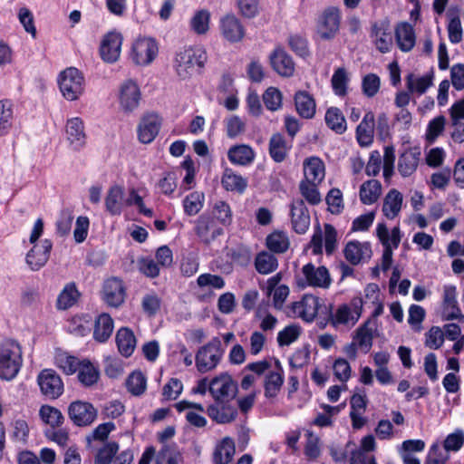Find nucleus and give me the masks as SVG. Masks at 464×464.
<instances>
[{
    "label": "nucleus",
    "instance_id": "45",
    "mask_svg": "<svg viewBox=\"0 0 464 464\" xmlns=\"http://www.w3.org/2000/svg\"><path fill=\"white\" fill-rule=\"evenodd\" d=\"M79 296L78 290L74 284H68L57 299V307L62 310H66L72 306Z\"/></svg>",
    "mask_w": 464,
    "mask_h": 464
},
{
    "label": "nucleus",
    "instance_id": "40",
    "mask_svg": "<svg viewBox=\"0 0 464 464\" xmlns=\"http://www.w3.org/2000/svg\"><path fill=\"white\" fill-rule=\"evenodd\" d=\"M327 126L336 133L342 134L346 130V121L343 112L336 107H331L325 113Z\"/></svg>",
    "mask_w": 464,
    "mask_h": 464
},
{
    "label": "nucleus",
    "instance_id": "48",
    "mask_svg": "<svg viewBox=\"0 0 464 464\" xmlns=\"http://www.w3.org/2000/svg\"><path fill=\"white\" fill-rule=\"evenodd\" d=\"M41 419L51 427H59L63 423L64 417L60 410L49 406L44 405L40 409Z\"/></svg>",
    "mask_w": 464,
    "mask_h": 464
},
{
    "label": "nucleus",
    "instance_id": "63",
    "mask_svg": "<svg viewBox=\"0 0 464 464\" xmlns=\"http://www.w3.org/2000/svg\"><path fill=\"white\" fill-rule=\"evenodd\" d=\"M57 365L67 375L74 373L80 367L78 359L70 355H60L57 358Z\"/></svg>",
    "mask_w": 464,
    "mask_h": 464
},
{
    "label": "nucleus",
    "instance_id": "29",
    "mask_svg": "<svg viewBox=\"0 0 464 464\" xmlns=\"http://www.w3.org/2000/svg\"><path fill=\"white\" fill-rule=\"evenodd\" d=\"M113 320L109 314H101L94 322L93 338L99 343L106 342L113 332Z\"/></svg>",
    "mask_w": 464,
    "mask_h": 464
},
{
    "label": "nucleus",
    "instance_id": "47",
    "mask_svg": "<svg viewBox=\"0 0 464 464\" xmlns=\"http://www.w3.org/2000/svg\"><path fill=\"white\" fill-rule=\"evenodd\" d=\"M13 122V104L9 100L0 101V135L11 129Z\"/></svg>",
    "mask_w": 464,
    "mask_h": 464
},
{
    "label": "nucleus",
    "instance_id": "52",
    "mask_svg": "<svg viewBox=\"0 0 464 464\" xmlns=\"http://www.w3.org/2000/svg\"><path fill=\"white\" fill-rule=\"evenodd\" d=\"M284 382L283 376L276 372H272L266 375L265 380V396L266 398H274L279 392Z\"/></svg>",
    "mask_w": 464,
    "mask_h": 464
},
{
    "label": "nucleus",
    "instance_id": "16",
    "mask_svg": "<svg viewBox=\"0 0 464 464\" xmlns=\"http://www.w3.org/2000/svg\"><path fill=\"white\" fill-rule=\"evenodd\" d=\"M66 136L73 150H79L85 145L86 133L81 118L74 117L67 121Z\"/></svg>",
    "mask_w": 464,
    "mask_h": 464
},
{
    "label": "nucleus",
    "instance_id": "55",
    "mask_svg": "<svg viewBox=\"0 0 464 464\" xmlns=\"http://www.w3.org/2000/svg\"><path fill=\"white\" fill-rule=\"evenodd\" d=\"M318 184H314L306 181H301L299 185V189L302 196L306 199L308 203L311 205H317L321 202V196L316 188Z\"/></svg>",
    "mask_w": 464,
    "mask_h": 464
},
{
    "label": "nucleus",
    "instance_id": "5",
    "mask_svg": "<svg viewBox=\"0 0 464 464\" xmlns=\"http://www.w3.org/2000/svg\"><path fill=\"white\" fill-rule=\"evenodd\" d=\"M208 392L215 401H230L237 393V383L228 373H221L211 380Z\"/></svg>",
    "mask_w": 464,
    "mask_h": 464
},
{
    "label": "nucleus",
    "instance_id": "43",
    "mask_svg": "<svg viewBox=\"0 0 464 464\" xmlns=\"http://www.w3.org/2000/svg\"><path fill=\"white\" fill-rule=\"evenodd\" d=\"M255 266L258 273L266 275L277 268L278 262L273 254L263 251L256 256Z\"/></svg>",
    "mask_w": 464,
    "mask_h": 464
},
{
    "label": "nucleus",
    "instance_id": "9",
    "mask_svg": "<svg viewBox=\"0 0 464 464\" xmlns=\"http://www.w3.org/2000/svg\"><path fill=\"white\" fill-rule=\"evenodd\" d=\"M158 53V45L151 38L138 39L132 46L133 60L136 64L150 63Z\"/></svg>",
    "mask_w": 464,
    "mask_h": 464
},
{
    "label": "nucleus",
    "instance_id": "26",
    "mask_svg": "<svg viewBox=\"0 0 464 464\" xmlns=\"http://www.w3.org/2000/svg\"><path fill=\"white\" fill-rule=\"evenodd\" d=\"M395 38L399 48L402 52L411 51L416 42L412 25L407 22L400 23L395 28Z\"/></svg>",
    "mask_w": 464,
    "mask_h": 464
},
{
    "label": "nucleus",
    "instance_id": "53",
    "mask_svg": "<svg viewBox=\"0 0 464 464\" xmlns=\"http://www.w3.org/2000/svg\"><path fill=\"white\" fill-rule=\"evenodd\" d=\"M128 391L133 395H140L146 389V379L140 372H133L126 382Z\"/></svg>",
    "mask_w": 464,
    "mask_h": 464
},
{
    "label": "nucleus",
    "instance_id": "62",
    "mask_svg": "<svg viewBox=\"0 0 464 464\" xmlns=\"http://www.w3.org/2000/svg\"><path fill=\"white\" fill-rule=\"evenodd\" d=\"M199 287L210 286L215 289H222L225 286V281L222 276L212 274H202L197 279Z\"/></svg>",
    "mask_w": 464,
    "mask_h": 464
},
{
    "label": "nucleus",
    "instance_id": "49",
    "mask_svg": "<svg viewBox=\"0 0 464 464\" xmlns=\"http://www.w3.org/2000/svg\"><path fill=\"white\" fill-rule=\"evenodd\" d=\"M372 33L375 36L374 43L377 49L383 53L389 52L392 45L391 33L387 32L386 28L377 25H373Z\"/></svg>",
    "mask_w": 464,
    "mask_h": 464
},
{
    "label": "nucleus",
    "instance_id": "7",
    "mask_svg": "<svg viewBox=\"0 0 464 464\" xmlns=\"http://www.w3.org/2000/svg\"><path fill=\"white\" fill-rule=\"evenodd\" d=\"M37 382L45 397L54 400L63 392V382L60 375L53 369H44L38 374Z\"/></svg>",
    "mask_w": 464,
    "mask_h": 464
},
{
    "label": "nucleus",
    "instance_id": "21",
    "mask_svg": "<svg viewBox=\"0 0 464 464\" xmlns=\"http://www.w3.org/2000/svg\"><path fill=\"white\" fill-rule=\"evenodd\" d=\"M273 69L281 76H292L295 72V63L292 57L283 49H276L270 55Z\"/></svg>",
    "mask_w": 464,
    "mask_h": 464
},
{
    "label": "nucleus",
    "instance_id": "27",
    "mask_svg": "<svg viewBox=\"0 0 464 464\" xmlns=\"http://www.w3.org/2000/svg\"><path fill=\"white\" fill-rule=\"evenodd\" d=\"M291 149L285 137L281 133H274L269 140V155L276 163L283 162Z\"/></svg>",
    "mask_w": 464,
    "mask_h": 464
},
{
    "label": "nucleus",
    "instance_id": "13",
    "mask_svg": "<svg viewBox=\"0 0 464 464\" xmlns=\"http://www.w3.org/2000/svg\"><path fill=\"white\" fill-rule=\"evenodd\" d=\"M220 31L223 37L230 43H237L245 36V29L239 19L232 14L220 20Z\"/></svg>",
    "mask_w": 464,
    "mask_h": 464
},
{
    "label": "nucleus",
    "instance_id": "2",
    "mask_svg": "<svg viewBox=\"0 0 464 464\" xmlns=\"http://www.w3.org/2000/svg\"><path fill=\"white\" fill-rule=\"evenodd\" d=\"M22 350L20 345L7 340L0 344V379L13 380L22 366Z\"/></svg>",
    "mask_w": 464,
    "mask_h": 464
},
{
    "label": "nucleus",
    "instance_id": "30",
    "mask_svg": "<svg viewBox=\"0 0 464 464\" xmlns=\"http://www.w3.org/2000/svg\"><path fill=\"white\" fill-rule=\"evenodd\" d=\"M304 181L319 184L324 178V166L323 161L317 158H310L304 162Z\"/></svg>",
    "mask_w": 464,
    "mask_h": 464
},
{
    "label": "nucleus",
    "instance_id": "54",
    "mask_svg": "<svg viewBox=\"0 0 464 464\" xmlns=\"http://www.w3.org/2000/svg\"><path fill=\"white\" fill-rule=\"evenodd\" d=\"M369 324V322L364 323L356 330L354 335V339L357 341L356 344L361 348H365L366 352L372 345V330L368 327Z\"/></svg>",
    "mask_w": 464,
    "mask_h": 464
},
{
    "label": "nucleus",
    "instance_id": "10",
    "mask_svg": "<svg viewBox=\"0 0 464 464\" xmlns=\"http://www.w3.org/2000/svg\"><path fill=\"white\" fill-rule=\"evenodd\" d=\"M102 299L111 307H119L125 299V288L122 281L112 277L104 282Z\"/></svg>",
    "mask_w": 464,
    "mask_h": 464
},
{
    "label": "nucleus",
    "instance_id": "23",
    "mask_svg": "<svg viewBox=\"0 0 464 464\" xmlns=\"http://www.w3.org/2000/svg\"><path fill=\"white\" fill-rule=\"evenodd\" d=\"M195 232L207 244L223 234V229L215 227L214 221L208 216L202 215L196 221Z\"/></svg>",
    "mask_w": 464,
    "mask_h": 464
},
{
    "label": "nucleus",
    "instance_id": "61",
    "mask_svg": "<svg viewBox=\"0 0 464 464\" xmlns=\"http://www.w3.org/2000/svg\"><path fill=\"white\" fill-rule=\"evenodd\" d=\"M362 92L367 97H373L380 89V78L374 73L365 75L362 82Z\"/></svg>",
    "mask_w": 464,
    "mask_h": 464
},
{
    "label": "nucleus",
    "instance_id": "64",
    "mask_svg": "<svg viewBox=\"0 0 464 464\" xmlns=\"http://www.w3.org/2000/svg\"><path fill=\"white\" fill-rule=\"evenodd\" d=\"M464 443V433L462 430H458L455 432L447 436L444 440V449L446 451H457Z\"/></svg>",
    "mask_w": 464,
    "mask_h": 464
},
{
    "label": "nucleus",
    "instance_id": "1",
    "mask_svg": "<svg viewBox=\"0 0 464 464\" xmlns=\"http://www.w3.org/2000/svg\"><path fill=\"white\" fill-rule=\"evenodd\" d=\"M208 61V54L202 47H188L179 52L175 58V69L181 80L200 74Z\"/></svg>",
    "mask_w": 464,
    "mask_h": 464
},
{
    "label": "nucleus",
    "instance_id": "59",
    "mask_svg": "<svg viewBox=\"0 0 464 464\" xmlns=\"http://www.w3.org/2000/svg\"><path fill=\"white\" fill-rule=\"evenodd\" d=\"M73 218L74 216L72 214V210L67 208L61 212V216L56 223L57 233L61 237H64L69 234Z\"/></svg>",
    "mask_w": 464,
    "mask_h": 464
},
{
    "label": "nucleus",
    "instance_id": "58",
    "mask_svg": "<svg viewBox=\"0 0 464 464\" xmlns=\"http://www.w3.org/2000/svg\"><path fill=\"white\" fill-rule=\"evenodd\" d=\"M179 458L174 445H164L157 456V464H178Z\"/></svg>",
    "mask_w": 464,
    "mask_h": 464
},
{
    "label": "nucleus",
    "instance_id": "46",
    "mask_svg": "<svg viewBox=\"0 0 464 464\" xmlns=\"http://www.w3.org/2000/svg\"><path fill=\"white\" fill-rule=\"evenodd\" d=\"M289 245V239L284 232H274L266 238V246L274 253H285Z\"/></svg>",
    "mask_w": 464,
    "mask_h": 464
},
{
    "label": "nucleus",
    "instance_id": "37",
    "mask_svg": "<svg viewBox=\"0 0 464 464\" xmlns=\"http://www.w3.org/2000/svg\"><path fill=\"white\" fill-rule=\"evenodd\" d=\"M295 103L298 114L304 119H311L315 114V102L306 92H297Z\"/></svg>",
    "mask_w": 464,
    "mask_h": 464
},
{
    "label": "nucleus",
    "instance_id": "17",
    "mask_svg": "<svg viewBox=\"0 0 464 464\" xmlns=\"http://www.w3.org/2000/svg\"><path fill=\"white\" fill-rule=\"evenodd\" d=\"M160 124V119L158 115L148 114L144 116L138 126L140 141L144 144L150 143L158 135Z\"/></svg>",
    "mask_w": 464,
    "mask_h": 464
},
{
    "label": "nucleus",
    "instance_id": "15",
    "mask_svg": "<svg viewBox=\"0 0 464 464\" xmlns=\"http://www.w3.org/2000/svg\"><path fill=\"white\" fill-rule=\"evenodd\" d=\"M53 244L51 240L44 239L42 245H35L26 255V263L34 271L43 267L49 259Z\"/></svg>",
    "mask_w": 464,
    "mask_h": 464
},
{
    "label": "nucleus",
    "instance_id": "36",
    "mask_svg": "<svg viewBox=\"0 0 464 464\" xmlns=\"http://www.w3.org/2000/svg\"><path fill=\"white\" fill-rule=\"evenodd\" d=\"M402 194L397 189H392L385 196L382 205V212L389 219L398 216L402 205Z\"/></svg>",
    "mask_w": 464,
    "mask_h": 464
},
{
    "label": "nucleus",
    "instance_id": "28",
    "mask_svg": "<svg viewBox=\"0 0 464 464\" xmlns=\"http://www.w3.org/2000/svg\"><path fill=\"white\" fill-rule=\"evenodd\" d=\"M420 152L409 149L401 153L398 160V170L402 177H410L415 172L420 161Z\"/></svg>",
    "mask_w": 464,
    "mask_h": 464
},
{
    "label": "nucleus",
    "instance_id": "39",
    "mask_svg": "<svg viewBox=\"0 0 464 464\" xmlns=\"http://www.w3.org/2000/svg\"><path fill=\"white\" fill-rule=\"evenodd\" d=\"M382 193V185L378 180L372 179L364 182L360 188V198L363 204H372Z\"/></svg>",
    "mask_w": 464,
    "mask_h": 464
},
{
    "label": "nucleus",
    "instance_id": "44",
    "mask_svg": "<svg viewBox=\"0 0 464 464\" xmlns=\"http://www.w3.org/2000/svg\"><path fill=\"white\" fill-rule=\"evenodd\" d=\"M205 196L199 191H193L185 197L183 200L184 211L188 216H195L203 208Z\"/></svg>",
    "mask_w": 464,
    "mask_h": 464
},
{
    "label": "nucleus",
    "instance_id": "31",
    "mask_svg": "<svg viewBox=\"0 0 464 464\" xmlns=\"http://www.w3.org/2000/svg\"><path fill=\"white\" fill-rule=\"evenodd\" d=\"M227 157L234 164L246 166L254 161L256 153L249 145L240 144L232 146L228 150Z\"/></svg>",
    "mask_w": 464,
    "mask_h": 464
},
{
    "label": "nucleus",
    "instance_id": "51",
    "mask_svg": "<svg viewBox=\"0 0 464 464\" xmlns=\"http://www.w3.org/2000/svg\"><path fill=\"white\" fill-rule=\"evenodd\" d=\"M209 19L210 13L208 10H199L191 18L190 26L196 34H204L208 31Z\"/></svg>",
    "mask_w": 464,
    "mask_h": 464
},
{
    "label": "nucleus",
    "instance_id": "60",
    "mask_svg": "<svg viewBox=\"0 0 464 464\" xmlns=\"http://www.w3.org/2000/svg\"><path fill=\"white\" fill-rule=\"evenodd\" d=\"M263 101L268 110L276 111L282 103L281 92L276 88L270 87L265 92Z\"/></svg>",
    "mask_w": 464,
    "mask_h": 464
},
{
    "label": "nucleus",
    "instance_id": "32",
    "mask_svg": "<svg viewBox=\"0 0 464 464\" xmlns=\"http://www.w3.org/2000/svg\"><path fill=\"white\" fill-rule=\"evenodd\" d=\"M235 452L234 440L229 437H226L216 446L213 453V461L215 464H228L232 461Z\"/></svg>",
    "mask_w": 464,
    "mask_h": 464
},
{
    "label": "nucleus",
    "instance_id": "12",
    "mask_svg": "<svg viewBox=\"0 0 464 464\" xmlns=\"http://www.w3.org/2000/svg\"><path fill=\"white\" fill-rule=\"evenodd\" d=\"M140 92L137 83L129 80L122 83L120 90V104L125 112H131L138 108Z\"/></svg>",
    "mask_w": 464,
    "mask_h": 464
},
{
    "label": "nucleus",
    "instance_id": "50",
    "mask_svg": "<svg viewBox=\"0 0 464 464\" xmlns=\"http://www.w3.org/2000/svg\"><path fill=\"white\" fill-rule=\"evenodd\" d=\"M349 78L344 68H338L332 76L331 83L334 93L338 96H345Z\"/></svg>",
    "mask_w": 464,
    "mask_h": 464
},
{
    "label": "nucleus",
    "instance_id": "19",
    "mask_svg": "<svg viewBox=\"0 0 464 464\" xmlns=\"http://www.w3.org/2000/svg\"><path fill=\"white\" fill-rule=\"evenodd\" d=\"M303 274L309 285L328 288L331 284V277L325 266L315 267L309 263L303 267Z\"/></svg>",
    "mask_w": 464,
    "mask_h": 464
},
{
    "label": "nucleus",
    "instance_id": "8",
    "mask_svg": "<svg viewBox=\"0 0 464 464\" xmlns=\"http://www.w3.org/2000/svg\"><path fill=\"white\" fill-rule=\"evenodd\" d=\"M321 307L320 299L313 295H304L301 301L292 304L290 315L313 322Z\"/></svg>",
    "mask_w": 464,
    "mask_h": 464
},
{
    "label": "nucleus",
    "instance_id": "24",
    "mask_svg": "<svg viewBox=\"0 0 464 464\" xmlns=\"http://www.w3.org/2000/svg\"><path fill=\"white\" fill-rule=\"evenodd\" d=\"M443 317L445 320L464 318L456 299V287L447 285L443 294Z\"/></svg>",
    "mask_w": 464,
    "mask_h": 464
},
{
    "label": "nucleus",
    "instance_id": "35",
    "mask_svg": "<svg viewBox=\"0 0 464 464\" xmlns=\"http://www.w3.org/2000/svg\"><path fill=\"white\" fill-rule=\"evenodd\" d=\"M116 343L121 354L129 357L136 347V338L131 330L122 327L116 334Z\"/></svg>",
    "mask_w": 464,
    "mask_h": 464
},
{
    "label": "nucleus",
    "instance_id": "41",
    "mask_svg": "<svg viewBox=\"0 0 464 464\" xmlns=\"http://www.w3.org/2000/svg\"><path fill=\"white\" fill-rule=\"evenodd\" d=\"M432 74L416 77L411 73L406 77V86L410 92H417L420 95L432 85Z\"/></svg>",
    "mask_w": 464,
    "mask_h": 464
},
{
    "label": "nucleus",
    "instance_id": "42",
    "mask_svg": "<svg viewBox=\"0 0 464 464\" xmlns=\"http://www.w3.org/2000/svg\"><path fill=\"white\" fill-rule=\"evenodd\" d=\"M100 372L93 364L89 361L82 362L79 367L78 379L83 386H92L98 382Z\"/></svg>",
    "mask_w": 464,
    "mask_h": 464
},
{
    "label": "nucleus",
    "instance_id": "6",
    "mask_svg": "<svg viewBox=\"0 0 464 464\" xmlns=\"http://www.w3.org/2000/svg\"><path fill=\"white\" fill-rule=\"evenodd\" d=\"M68 416L74 425L85 427L96 420L98 411L88 401H74L68 407Z\"/></svg>",
    "mask_w": 464,
    "mask_h": 464
},
{
    "label": "nucleus",
    "instance_id": "18",
    "mask_svg": "<svg viewBox=\"0 0 464 464\" xmlns=\"http://www.w3.org/2000/svg\"><path fill=\"white\" fill-rule=\"evenodd\" d=\"M121 43L122 37L120 34L109 33L101 45L102 58L107 63L116 62L120 56Z\"/></svg>",
    "mask_w": 464,
    "mask_h": 464
},
{
    "label": "nucleus",
    "instance_id": "22",
    "mask_svg": "<svg viewBox=\"0 0 464 464\" xmlns=\"http://www.w3.org/2000/svg\"><path fill=\"white\" fill-rule=\"evenodd\" d=\"M351 308L347 304L341 305L334 315V324H348L352 322V324H355L358 319L361 316L362 309V298H354L352 301Z\"/></svg>",
    "mask_w": 464,
    "mask_h": 464
},
{
    "label": "nucleus",
    "instance_id": "57",
    "mask_svg": "<svg viewBox=\"0 0 464 464\" xmlns=\"http://www.w3.org/2000/svg\"><path fill=\"white\" fill-rule=\"evenodd\" d=\"M301 334V328L298 325L292 324L280 331L277 335V342L280 346L289 345L295 342Z\"/></svg>",
    "mask_w": 464,
    "mask_h": 464
},
{
    "label": "nucleus",
    "instance_id": "14",
    "mask_svg": "<svg viewBox=\"0 0 464 464\" xmlns=\"http://www.w3.org/2000/svg\"><path fill=\"white\" fill-rule=\"evenodd\" d=\"M291 222L297 234H304L310 226V215L303 199H295L291 204Z\"/></svg>",
    "mask_w": 464,
    "mask_h": 464
},
{
    "label": "nucleus",
    "instance_id": "20",
    "mask_svg": "<svg viewBox=\"0 0 464 464\" xmlns=\"http://www.w3.org/2000/svg\"><path fill=\"white\" fill-rule=\"evenodd\" d=\"M207 411L213 420L222 424L233 421L237 415V409L229 401H215L208 406Z\"/></svg>",
    "mask_w": 464,
    "mask_h": 464
},
{
    "label": "nucleus",
    "instance_id": "25",
    "mask_svg": "<svg viewBox=\"0 0 464 464\" xmlns=\"http://www.w3.org/2000/svg\"><path fill=\"white\" fill-rule=\"evenodd\" d=\"M346 260L352 265H358L362 259L370 258L372 250L369 243L351 241L343 250Z\"/></svg>",
    "mask_w": 464,
    "mask_h": 464
},
{
    "label": "nucleus",
    "instance_id": "38",
    "mask_svg": "<svg viewBox=\"0 0 464 464\" xmlns=\"http://www.w3.org/2000/svg\"><path fill=\"white\" fill-rule=\"evenodd\" d=\"M222 186L226 190L237 191L242 193L247 185L246 179L242 176L236 174L232 169H226L222 179Z\"/></svg>",
    "mask_w": 464,
    "mask_h": 464
},
{
    "label": "nucleus",
    "instance_id": "4",
    "mask_svg": "<svg viewBox=\"0 0 464 464\" xmlns=\"http://www.w3.org/2000/svg\"><path fill=\"white\" fill-rule=\"evenodd\" d=\"M225 350L218 337H213L208 343L201 346L195 356L196 367L201 373L216 369L220 362Z\"/></svg>",
    "mask_w": 464,
    "mask_h": 464
},
{
    "label": "nucleus",
    "instance_id": "11",
    "mask_svg": "<svg viewBox=\"0 0 464 464\" xmlns=\"http://www.w3.org/2000/svg\"><path fill=\"white\" fill-rule=\"evenodd\" d=\"M340 14L334 7L326 9L320 19L318 34L322 39L329 40L334 37L339 30Z\"/></svg>",
    "mask_w": 464,
    "mask_h": 464
},
{
    "label": "nucleus",
    "instance_id": "3",
    "mask_svg": "<svg viewBox=\"0 0 464 464\" xmlns=\"http://www.w3.org/2000/svg\"><path fill=\"white\" fill-rule=\"evenodd\" d=\"M58 83L63 96L70 102L78 100L85 90L84 76L75 67H69L61 72Z\"/></svg>",
    "mask_w": 464,
    "mask_h": 464
},
{
    "label": "nucleus",
    "instance_id": "34",
    "mask_svg": "<svg viewBox=\"0 0 464 464\" xmlns=\"http://www.w3.org/2000/svg\"><path fill=\"white\" fill-rule=\"evenodd\" d=\"M374 131V114L368 111L356 129L357 140L362 146H368L372 142Z\"/></svg>",
    "mask_w": 464,
    "mask_h": 464
},
{
    "label": "nucleus",
    "instance_id": "33",
    "mask_svg": "<svg viewBox=\"0 0 464 464\" xmlns=\"http://www.w3.org/2000/svg\"><path fill=\"white\" fill-rule=\"evenodd\" d=\"M123 196L124 191L121 186L115 185L110 188L105 197V208L111 215H121L123 208Z\"/></svg>",
    "mask_w": 464,
    "mask_h": 464
},
{
    "label": "nucleus",
    "instance_id": "56",
    "mask_svg": "<svg viewBox=\"0 0 464 464\" xmlns=\"http://www.w3.org/2000/svg\"><path fill=\"white\" fill-rule=\"evenodd\" d=\"M119 450L116 442H109L99 450L95 456V464H111L113 457Z\"/></svg>",
    "mask_w": 464,
    "mask_h": 464
}]
</instances>
